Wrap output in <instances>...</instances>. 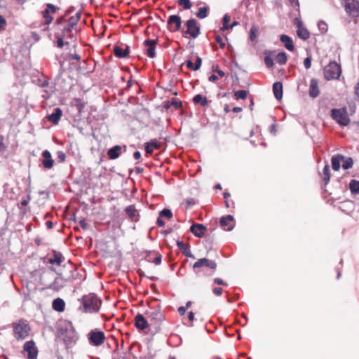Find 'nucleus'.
I'll return each mask as SVG.
<instances>
[{
    "label": "nucleus",
    "mask_w": 359,
    "mask_h": 359,
    "mask_svg": "<svg viewBox=\"0 0 359 359\" xmlns=\"http://www.w3.org/2000/svg\"><path fill=\"white\" fill-rule=\"evenodd\" d=\"M79 301L81 303L79 309L83 313H97L102 304V300L95 293L83 295Z\"/></svg>",
    "instance_id": "1"
},
{
    "label": "nucleus",
    "mask_w": 359,
    "mask_h": 359,
    "mask_svg": "<svg viewBox=\"0 0 359 359\" xmlns=\"http://www.w3.org/2000/svg\"><path fill=\"white\" fill-rule=\"evenodd\" d=\"M13 329V336L18 341H22L26 339L30 332L31 328L25 319H20L18 322L12 323Z\"/></svg>",
    "instance_id": "2"
},
{
    "label": "nucleus",
    "mask_w": 359,
    "mask_h": 359,
    "mask_svg": "<svg viewBox=\"0 0 359 359\" xmlns=\"http://www.w3.org/2000/svg\"><path fill=\"white\" fill-rule=\"evenodd\" d=\"M147 319L150 323V326L158 327L161 323L165 319V316L159 307H150L145 312Z\"/></svg>",
    "instance_id": "3"
},
{
    "label": "nucleus",
    "mask_w": 359,
    "mask_h": 359,
    "mask_svg": "<svg viewBox=\"0 0 359 359\" xmlns=\"http://www.w3.org/2000/svg\"><path fill=\"white\" fill-rule=\"evenodd\" d=\"M323 74L327 81L338 79L341 74V66L336 62H330L324 67Z\"/></svg>",
    "instance_id": "4"
},
{
    "label": "nucleus",
    "mask_w": 359,
    "mask_h": 359,
    "mask_svg": "<svg viewBox=\"0 0 359 359\" xmlns=\"http://www.w3.org/2000/svg\"><path fill=\"white\" fill-rule=\"evenodd\" d=\"M330 116L333 120L341 126H346L350 123V118L346 107L332 109Z\"/></svg>",
    "instance_id": "5"
},
{
    "label": "nucleus",
    "mask_w": 359,
    "mask_h": 359,
    "mask_svg": "<svg viewBox=\"0 0 359 359\" xmlns=\"http://www.w3.org/2000/svg\"><path fill=\"white\" fill-rule=\"evenodd\" d=\"M217 263L214 260L209 259L208 258H202L198 259L194 266L193 269L196 273H199L201 272V269L203 267L209 268L212 270H215L217 268Z\"/></svg>",
    "instance_id": "6"
},
{
    "label": "nucleus",
    "mask_w": 359,
    "mask_h": 359,
    "mask_svg": "<svg viewBox=\"0 0 359 359\" xmlns=\"http://www.w3.org/2000/svg\"><path fill=\"white\" fill-rule=\"evenodd\" d=\"M187 27L185 32L187 34H189L193 39L197 38L201 34V27L196 19H189L186 22Z\"/></svg>",
    "instance_id": "7"
},
{
    "label": "nucleus",
    "mask_w": 359,
    "mask_h": 359,
    "mask_svg": "<svg viewBox=\"0 0 359 359\" xmlns=\"http://www.w3.org/2000/svg\"><path fill=\"white\" fill-rule=\"evenodd\" d=\"M23 351L27 353V359H36L38 356V348L33 340L28 341L23 346Z\"/></svg>",
    "instance_id": "8"
},
{
    "label": "nucleus",
    "mask_w": 359,
    "mask_h": 359,
    "mask_svg": "<svg viewBox=\"0 0 359 359\" xmlns=\"http://www.w3.org/2000/svg\"><path fill=\"white\" fill-rule=\"evenodd\" d=\"M58 9L59 8L52 4L48 3L46 4V8L41 13L45 25H49L53 22V18L51 16V14L55 13Z\"/></svg>",
    "instance_id": "9"
},
{
    "label": "nucleus",
    "mask_w": 359,
    "mask_h": 359,
    "mask_svg": "<svg viewBox=\"0 0 359 359\" xmlns=\"http://www.w3.org/2000/svg\"><path fill=\"white\" fill-rule=\"evenodd\" d=\"M344 7L346 13L350 16H358L359 14V1L351 0L344 2Z\"/></svg>",
    "instance_id": "10"
},
{
    "label": "nucleus",
    "mask_w": 359,
    "mask_h": 359,
    "mask_svg": "<svg viewBox=\"0 0 359 359\" xmlns=\"http://www.w3.org/2000/svg\"><path fill=\"white\" fill-rule=\"evenodd\" d=\"M88 339L90 344L98 346L104 343L105 336L102 331H91L88 334Z\"/></svg>",
    "instance_id": "11"
},
{
    "label": "nucleus",
    "mask_w": 359,
    "mask_h": 359,
    "mask_svg": "<svg viewBox=\"0 0 359 359\" xmlns=\"http://www.w3.org/2000/svg\"><path fill=\"white\" fill-rule=\"evenodd\" d=\"M182 20L177 15H172L168 19V27L170 32H175L181 28Z\"/></svg>",
    "instance_id": "12"
},
{
    "label": "nucleus",
    "mask_w": 359,
    "mask_h": 359,
    "mask_svg": "<svg viewBox=\"0 0 359 359\" xmlns=\"http://www.w3.org/2000/svg\"><path fill=\"white\" fill-rule=\"evenodd\" d=\"M135 325L137 329L143 330L150 325V323L143 315L137 314L135 318Z\"/></svg>",
    "instance_id": "13"
},
{
    "label": "nucleus",
    "mask_w": 359,
    "mask_h": 359,
    "mask_svg": "<svg viewBox=\"0 0 359 359\" xmlns=\"http://www.w3.org/2000/svg\"><path fill=\"white\" fill-rule=\"evenodd\" d=\"M144 45L146 47V54L147 56L154 58L156 56L155 49L156 41L147 39L144 41Z\"/></svg>",
    "instance_id": "14"
},
{
    "label": "nucleus",
    "mask_w": 359,
    "mask_h": 359,
    "mask_svg": "<svg viewBox=\"0 0 359 359\" xmlns=\"http://www.w3.org/2000/svg\"><path fill=\"white\" fill-rule=\"evenodd\" d=\"M43 160L41 163L44 168L50 169L54 164V160L52 158L51 154L49 151L45 150L42 152Z\"/></svg>",
    "instance_id": "15"
},
{
    "label": "nucleus",
    "mask_w": 359,
    "mask_h": 359,
    "mask_svg": "<svg viewBox=\"0 0 359 359\" xmlns=\"http://www.w3.org/2000/svg\"><path fill=\"white\" fill-rule=\"evenodd\" d=\"M65 258L61 252L53 251L50 256L48 258V262L52 264L60 266L64 261Z\"/></svg>",
    "instance_id": "16"
},
{
    "label": "nucleus",
    "mask_w": 359,
    "mask_h": 359,
    "mask_svg": "<svg viewBox=\"0 0 359 359\" xmlns=\"http://www.w3.org/2000/svg\"><path fill=\"white\" fill-rule=\"evenodd\" d=\"M233 217L232 215H227L220 219V225L226 231H231L234 225L233 224Z\"/></svg>",
    "instance_id": "17"
},
{
    "label": "nucleus",
    "mask_w": 359,
    "mask_h": 359,
    "mask_svg": "<svg viewBox=\"0 0 359 359\" xmlns=\"http://www.w3.org/2000/svg\"><path fill=\"white\" fill-rule=\"evenodd\" d=\"M280 41L283 44L284 47L289 51L293 52L294 50V46L292 39L286 34H282L280 36Z\"/></svg>",
    "instance_id": "18"
},
{
    "label": "nucleus",
    "mask_w": 359,
    "mask_h": 359,
    "mask_svg": "<svg viewBox=\"0 0 359 359\" xmlns=\"http://www.w3.org/2000/svg\"><path fill=\"white\" fill-rule=\"evenodd\" d=\"M62 111L61 109L57 107L53 109V112L47 116V119L53 124H57L62 117Z\"/></svg>",
    "instance_id": "19"
},
{
    "label": "nucleus",
    "mask_w": 359,
    "mask_h": 359,
    "mask_svg": "<svg viewBox=\"0 0 359 359\" xmlns=\"http://www.w3.org/2000/svg\"><path fill=\"white\" fill-rule=\"evenodd\" d=\"M205 226L201 224H194L190 227L191 232H192L198 238L203 237L205 234Z\"/></svg>",
    "instance_id": "20"
},
{
    "label": "nucleus",
    "mask_w": 359,
    "mask_h": 359,
    "mask_svg": "<svg viewBox=\"0 0 359 359\" xmlns=\"http://www.w3.org/2000/svg\"><path fill=\"white\" fill-rule=\"evenodd\" d=\"M122 151V147L120 145H115L113 147L110 148L107 151V155L109 159L114 160L118 158Z\"/></svg>",
    "instance_id": "21"
},
{
    "label": "nucleus",
    "mask_w": 359,
    "mask_h": 359,
    "mask_svg": "<svg viewBox=\"0 0 359 359\" xmlns=\"http://www.w3.org/2000/svg\"><path fill=\"white\" fill-rule=\"evenodd\" d=\"M320 94V90L318 88V83L317 80L316 79H311L309 86V95L315 98L318 97Z\"/></svg>",
    "instance_id": "22"
},
{
    "label": "nucleus",
    "mask_w": 359,
    "mask_h": 359,
    "mask_svg": "<svg viewBox=\"0 0 359 359\" xmlns=\"http://www.w3.org/2000/svg\"><path fill=\"white\" fill-rule=\"evenodd\" d=\"M273 93L274 97L280 101L283 97V83L281 82H276L273 85Z\"/></svg>",
    "instance_id": "23"
},
{
    "label": "nucleus",
    "mask_w": 359,
    "mask_h": 359,
    "mask_svg": "<svg viewBox=\"0 0 359 359\" xmlns=\"http://www.w3.org/2000/svg\"><path fill=\"white\" fill-rule=\"evenodd\" d=\"M65 286V280L60 277L57 276L54 279V281L49 285V288L55 291H58Z\"/></svg>",
    "instance_id": "24"
},
{
    "label": "nucleus",
    "mask_w": 359,
    "mask_h": 359,
    "mask_svg": "<svg viewBox=\"0 0 359 359\" xmlns=\"http://www.w3.org/2000/svg\"><path fill=\"white\" fill-rule=\"evenodd\" d=\"M129 53V47L126 46V49H123L121 47L116 46L114 48V54L118 58H124Z\"/></svg>",
    "instance_id": "25"
},
{
    "label": "nucleus",
    "mask_w": 359,
    "mask_h": 359,
    "mask_svg": "<svg viewBox=\"0 0 359 359\" xmlns=\"http://www.w3.org/2000/svg\"><path fill=\"white\" fill-rule=\"evenodd\" d=\"M161 147V144L156 140H153L145 144V151L147 154H151L154 149H158Z\"/></svg>",
    "instance_id": "26"
},
{
    "label": "nucleus",
    "mask_w": 359,
    "mask_h": 359,
    "mask_svg": "<svg viewBox=\"0 0 359 359\" xmlns=\"http://www.w3.org/2000/svg\"><path fill=\"white\" fill-rule=\"evenodd\" d=\"M201 65L202 59L199 56H196V62L194 64L191 60L186 61L187 68L193 71L198 70L201 68Z\"/></svg>",
    "instance_id": "27"
},
{
    "label": "nucleus",
    "mask_w": 359,
    "mask_h": 359,
    "mask_svg": "<svg viewBox=\"0 0 359 359\" xmlns=\"http://www.w3.org/2000/svg\"><path fill=\"white\" fill-rule=\"evenodd\" d=\"M177 245L182 251V252L183 253V255H184L186 257L195 259L194 255L191 253L189 248L182 241H178L177 242Z\"/></svg>",
    "instance_id": "28"
},
{
    "label": "nucleus",
    "mask_w": 359,
    "mask_h": 359,
    "mask_svg": "<svg viewBox=\"0 0 359 359\" xmlns=\"http://www.w3.org/2000/svg\"><path fill=\"white\" fill-rule=\"evenodd\" d=\"M53 309L55 311L62 312L65 310V303L63 299L57 298L53 302Z\"/></svg>",
    "instance_id": "29"
},
{
    "label": "nucleus",
    "mask_w": 359,
    "mask_h": 359,
    "mask_svg": "<svg viewBox=\"0 0 359 359\" xmlns=\"http://www.w3.org/2000/svg\"><path fill=\"white\" fill-rule=\"evenodd\" d=\"M344 159V156L342 155H337L334 156L332 158V169L335 171L339 170L340 168V163L341 161H343Z\"/></svg>",
    "instance_id": "30"
},
{
    "label": "nucleus",
    "mask_w": 359,
    "mask_h": 359,
    "mask_svg": "<svg viewBox=\"0 0 359 359\" xmlns=\"http://www.w3.org/2000/svg\"><path fill=\"white\" fill-rule=\"evenodd\" d=\"M297 34L299 38L304 41L307 40L310 37V32L304 26L299 27V29H297Z\"/></svg>",
    "instance_id": "31"
},
{
    "label": "nucleus",
    "mask_w": 359,
    "mask_h": 359,
    "mask_svg": "<svg viewBox=\"0 0 359 359\" xmlns=\"http://www.w3.org/2000/svg\"><path fill=\"white\" fill-rule=\"evenodd\" d=\"M193 102L195 104H199L202 107L208 105V104L210 102L206 97H203L201 94L196 95L193 98Z\"/></svg>",
    "instance_id": "32"
},
{
    "label": "nucleus",
    "mask_w": 359,
    "mask_h": 359,
    "mask_svg": "<svg viewBox=\"0 0 359 359\" xmlns=\"http://www.w3.org/2000/svg\"><path fill=\"white\" fill-rule=\"evenodd\" d=\"M275 61L280 65H285L287 61V55L285 52L281 51L275 56Z\"/></svg>",
    "instance_id": "33"
},
{
    "label": "nucleus",
    "mask_w": 359,
    "mask_h": 359,
    "mask_svg": "<svg viewBox=\"0 0 359 359\" xmlns=\"http://www.w3.org/2000/svg\"><path fill=\"white\" fill-rule=\"evenodd\" d=\"M209 8L208 6H203L198 8V11L196 13V16L199 19H204L208 15Z\"/></svg>",
    "instance_id": "34"
},
{
    "label": "nucleus",
    "mask_w": 359,
    "mask_h": 359,
    "mask_svg": "<svg viewBox=\"0 0 359 359\" xmlns=\"http://www.w3.org/2000/svg\"><path fill=\"white\" fill-rule=\"evenodd\" d=\"M330 169L328 164L325 165L323 170V178L325 182V184H327L330 180Z\"/></svg>",
    "instance_id": "35"
},
{
    "label": "nucleus",
    "mask_w": 359,
    "mask_h": 359,
    "mask_svg": "<svg viewBox=\"0 0 359 359\" xmlns=\"http://www.w3.org/2000/svg\"><path fill=\"white\" fill-rule=\"evenodd\" d=\"M126 212L128 216L133 220H137L135 218L137 215V210L134 205H129L126 208Z\"/></svg>",
    "instance_id": "36"
},
{
    "label": "nucleus",
    "mask_w": 359,
    "mask_h": 359,
    "mask_svg": "<svg viewBox=\"0 0 359 359\" xmlns=\"http://www.w3.org/2000/svg\"><path fill=\"white\" fill-rule=\"evenodd\" d=\"M349 188L351 193L355 194H359V181L352 180L349 183Z\"/></svg>",
    "instance_id": "37"
},
{
    "label": "nucleus",
    "mask_w": 359,
    "mask_h": 359,
    "mask_svg": "<svg viewBox=\"0 0 359 359\" xmlns=\"http://www.w3.org/2000/svg\"><path fill=\"white\" fill-rule=\"evenodd\" d=\"M177 4L185 10L191 8L192 6L190 0H177Z\"/></svg>",
    "instance_id": "38"
},
{
    "label": "nucleus",
    "mask_w": 359,
    "mask_h": 359,
    "mask_svg": "<svg viewBox=\"0 0 359 359\" xmlns=\"http://www.w3.org/2000/svg\"><path fill=\"white\" fill-rule=\"evenodd\" d=\"M258 35V28L255 26H252L250 30V39L254 41Z\"/></svg>",
    "instance_id": "39"
},
{
    "label": "nucleus",
    "mask_w": 359,
    "mask_h": 359,
    "mask_svg": "<svg viewBox=\"0 0 359 359\" xmlns=\"http://www.w3.org/2000/svg\"><path fill=\"white\" fill-rule=\"evenodd\" d=\"M230 16L228 14H225L223 17V26L222 27V31L229 29V22H230Z\"/></svg>",
    "instance_id": "40"
},
{
    "label": "nucleus",
    "mask_w": 359,
    "mask_h": 359,
    "mask_svg": "<svg viewBox=\"0 0 359 359\" xmlns=\"http://www.w3.org/2000/svg\"><path fill=\"white\" fill-rule=\"evenodd\" d=\"M248 95V92L245 90H239L235 92L234 96L235 97L238 99H245L246 98Z\"/></svg>",
    "instance_id": "41"
},
{
    "label": "nucleus",
    "mask_w": 359,
    "mask_h": 359,
    "mask_svg": "<svg viewBox=\"0 0 359 359\" xmlns=\"http://www.w3.org/2000/svg\"><path fill=\"white\" fill-rule=\"evenodd\" d=\"M159 216L161 217H167L170 219L172 217V213L170 209L164 208L160 212Z\"/></svg>",
    "instance_id": "42"
},
{
    "label": "nucleus",
    "mask_w": 359,
    "mask_h": 359,
    "mask_svg": "<svg viewBox=\"0 0 359 359\" xmlns=\"http://www.w3.org/2000/svg\"><path fill=\"white\" fill-rule=\"evenodd\" d=\"M343 161H344V162L342 164V168L344 169H345V170L349 169L353 166V161L351 158H347L346 159H345V160L344 159Z\"/></svg>",
    "instance_id": "43"
},
{
    "label": "nucleus",
    "mask_w": 359,
    "mask_h": 359,
    "mask_svg": "<svg viewBox=\"0 0 359 359\" xmlns=\"http://www.w3.org/2000/svg\"><path fill=\"white\" fill-rule=\"evenodd\" d=\"M170 104L172 106H173L175 109H179V108L182 107V102L180 100H177V99L172 98L170 100Z\"/></svg>",
    "instance_id": "44"
},
{
    "label": "nucleus",
    "mask_w": 359,
    "mask_h": 359,
    "mask_svg": "<svg viewBox=\"0 0 359 359\" xmlns=\"http://www.w3.org/2000/svg\"><path fill=\"white\" fill-rule=\"evenodd\" d=\"M78 22H79V17L72 16L69 19V22H68L69 29L72 28L74 25H76L77 24Z\"/></svg>",
    "instance_id": "45"
},
{
    "label": "nucleus",
    "mask_w": 359,
    "mask_h": 359,
    "mask_svg": "<svg viewBox=\"0 0 359 359\" xmlns=\"http://www.w3.org/2000/svg\"><path fill=\"white\" fill-rule=\"evenodd\" d=\"M292 8L299 12V3L298 0H288Z\"/></svg>",
    "instance_id": "46"
},
{
    "label": "nucleus",
    "mask_w": 359,
    "mask_h": 359,
    "mask_svg": "<svg viewBox=\"0 0 359 359\" xmlns=\"http://www.w3.org/2000/svg\"><path fill=\"white\" fill-rule=\"evenodd\" d=\"M293 23L297 27V29H299V27H302L304 26L302 21L299 18H295L294 19Z\"/></svg>",
    "instance_id": "47"
},
{
    "label": "nucleus",
    "mask_w": 359,
    "mask_h": 359,
    "mask_svg": "<svg viewBox=\"0 0 359 359\" xmlns=\"http://www.w3.org/2000/svg\"><path fill=\"white\" fill-rule=\"evenodd\" d=\"M304 65L306 69H309L311 66V58L308 57L304 59Z\"/></svg>",
    "instance_id": "48"
},
{
    "label": "nucleus",
    "mask_w": 359,
    "mask_h": 359,
    "mask_svg": "<svg viewBox=\"0 0 359 359\" xmlns=\"http://www.w3.org/2000/svg\"><path fill=\"white\" fill-rule=\"evenodd\" d=\"M215 40L217 43H219V46L222 48H224L225 47V42L223 41L222 38L220 36L217 35L215 36Z\"/></svg>",
    "instance_id": "49"
},
{
    "label": "nucleus",
    "mask_w": 359,
    "mask_h": 359,
    "mask_svg": "<svg viewBox=\"0 0 359 359\" xmlns=\"http://www.w3.org/2000/svg\"><path fill=\"white\" fill-rule=\"evenodd\" d=\"M57 158L60 162H64L65 161L66 155L63 151H57Z\"/></svg>",
    "instance_id": "50"
},
{
    "label": "nucleus",
    "mask_w": 359,
    "mask_h": 359,
    "mask_svg": "<svg viewBox=\"0 0 359 359\" xmlns=\"http://www.w3.org/2000/svg\"><path fill=\"white\" fill-rule=\"evenodd\" d=\"M212 292L214 293V294H215L216 296H220L222 292H223V289L222 287H214L212 289Z\"/></svg>",
    "instance_id": "51"
},
{
    "label": "nucleus",
    "mask_w": 359,
    "mask_h": 359,
    "mask_svg": "<svg viewBox=\"0 0 359 359\" xmlns=\"http://www.w3.org/2000/svg\"><path fill=\"white\" fill-rule=\"evenodd\" d=\"M6 25V21L5 18L3 16L0 15V30L4 29Z\"/></svg>",
    "instance_id": "52"
},
{
    "label": "nucleus",
    "mask_w": 359,
    "mask_h": 359,
    "mask_svg": "<svg viewBox=\"0 0 359 359\" xmlns=\"http://www.w3.org/2000/svg\"><path fill=\"white\" fill-rule=\"evenodd\" d=\"M214 282L215 283L217 284V285H227V283H225L222 279L219 278H215L214 279Z\"/></svg>",
    "instance_id": "53"
},
{
    "label": "nucleus",
    "mask_w": 359,
    "mask_h": 359,
    "mask_svg": "<svg viewBox=\"0 0 359 359\" xmlns=\"http://www.w3.org/2000/svg\"><path fill=\"white\" fill-rule=\"evenodd\" d=\"M79 224L83 229H87L88 228V224L86 222L84 219H82L79 221Z\"/></svg>",
    "instance_id": "54"
},
{
    "label": "nucleus",
    "mask_w": 359,
    "mask_h": 359,
    "mask_svg": "<svg viewBox=\"0 0 359 359\" xmlns=\"http://www.w3.org/2000/svg\"><path fill=\"white\" fill-rule=\"evenodd\" d=\"M161 259H162V256L160 254H158L157 256L156 257V258L154 259V260L153 261V262L156 264V265H158L161 264Z\"/></svg>",
    "instance_id": "55"
},
{
    "label": "nucleus",
    "mask_w": 359,
    "mask_h": 359,
    "mask_svg": "<svg viewBox=\"0 0 359 359\" xmlns=\"http://www.w3.org/2000/svg\"><path fill=\"white\" fill-rule=\"evenodd\" d=\"M264 62L267 67H269V53L267 51L264 53Z\"/></svg>",
    "instance_id": "56"
},
{
    "label": "nucleus",
    "mask_w": 359,
    "mask_h": 359,
    "mask_svg": "<svg viewBox=\"0 0 359 359\" xmlns=\"http://www.w3.org/2000/svg\"><path fill=\"white\" fill-rule=\"evenodd\" d=\"M56 37H57V47L62 48L63 46H64V41H63L62 38L59 37V36H56Z\"/></svg>",
    "instance_id": "57"
},
{
    "label": "nucleus",
    "mask_w": 359,
    "mask_h": 359,
    "mask_svg": "<svg viewBox=\"0 0 359 359\" xmlns=\"http://www.w3.org/2000/svg\"><path fill=\"white\" fill-rule=\"evenodd\" d=\"M188 319L190 321V324L189 325V326H192V322L194 321V313L192 312V311H190L188 314Z\"/></svg>",
    "instance_id": "58"
},
{
    "label": "nucleus",
    "mask_w": 359,
    "mask_h": 359,
    "mask_svg": "<svg viewBox=\"0 0 359 359\" xmlns=\"http://www.w3.org/2000/svg\"><path fill=\"white\" fill-rule=\"evenodd\" d=\"M30 201V196H27V198L22 200L21 205L22 206H27Z\"/></svg>",
    "instance_id": "59"
},
{
    "label": "nucleus",
    "mask_w": 359,
    "mask_h": 359,
    "mask_svg": "<svg viewBox=\"0 0 359 359\" xmlns=\"http://www.w3.org/2000/svg\"><path fill=\"white\" fill-rule=\"evenodd\" d=\"M187 309L184 306H180L178 308V313L180 316H184L185 314Z\"/></svg>",
    "instance_id": "60"
},
{
    "label": "nucleus",
    "mask_w": 359,
    "mask_h": 359,
    "mask_svg": "<svg viewBox=\"0 0 359 359\" xmlns=\"http://www.w3.org/2000/svg\"><path fill=\"white\" fill-rule=\"evenodd\" d=\"M156 224L159 226H163L165 225V222L161 219V217L159 216L156 220Z\"/></svg>",
    "instance_id": "61"
},
{
    "label": "nucleus",
    "mask_w": 359,
    "mask_h": 359,
    "mask_svg": "<svg viewBox=\"0 0 359 359\" xmlns=\"http://www.w3.org/2000/svg\"><path fill=\"white\" fill-rule=\"evenodd\" d=\"M217 79H218L217 76H216L215 74L210 75L208 78L209 81L213 82V83L215 82Z\"/></svg>",
    "instance_id": "62"
},
{
    "label": "nucleus",
    "mask_w": 359,
    "mask_h": 359,
    "mask_svg": "<svg viewBox=\"0 0 359 359\" xmlns=\"http://www.w3.org/2000/svg\"><path fill=\"white\" fill-rule=\"evenodd\" d=\"M50 93L47 90H43V93L42 94V97H43L45 100H47L50 97Z\"/></svg>",
    "instance_id": "63"
},
{
    "label": "nucleus",
    "mask_w": 359,
    "mask_h": 359,
    "mask_svg": "<svg viewBox=\"0 0 359 359\" xmlns=\"http://www.w3.org/2000/svg\"><path fill=\"white\" fill-rule=\"evenodd\" d=\"M49 84L48 81L47 80H43L40 84L39 86L42 88H45L46 86H48Z\"/></svg>",
    "instance_id": "64"
}]
</instances>
